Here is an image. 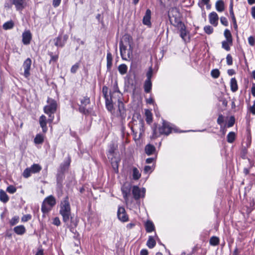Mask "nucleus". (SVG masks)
<instances>
[{
  "label": "nucleus",
  "mask_w": 255,
  "mask_h": 255,
  "mask_svg": "<svg viewBox=\"0 0 255 255\" xmlns=\"http://www.w3.org/2000/svg\"><path fill=\"white\" fill-rule=\"evenodd\" d=\"M59 207V214L62 217L63 222L71 232L75 233L76 232L75 228L78 225V221L71 216V207L68 196H66L61 201Z\"/></svg>",
  "instance_id": "obj_1"
},
{
  "label": "nucleus",
  "mask_w": 255,
  "mask_h": 255,
  "mask_svg": "<svg viewBox=\"0 0 255 255\" xmlns=\"http://www.w3.org/2000/svg\"><path fill=\"white\" fill-rule=\"evenodd\" d=\"M152 130L153 133L152 138H153L158 137L160 134H165L167 135L173 130L177 132L173 126L166 121L163 122L162 126L158 128V132L157 131L156 128H153Z\"/></svg>",
  "instance_id": "obj_2"
},
{
  "label": "nucleus",
  "mask_w": 255,
  "mask_h": 255,
  "mask_svg": "<svg viewBox=\"0 0 255 255\" xmlns=\"http://www.w3.org/2000/svg\"><path fill=\"white\" fill-rule=\"evenodd\" d=\"M168 16L171 23L175 27L183 23L181 21L180 13L177 8H172Z\"/></svg>",
  "instance_id": "obj_3"
},
{
  "label": "nucleus",
  "mask_w": 255,
  "mask_h": 255,
  "mask_svg": "<svg viewBox=\"0 0 255 255\" xmlns=\"http://www.w3.org/2000/svg\"><path fill=\"white\" fill-rule=\"evenodd\" d=\"M145 188H140L137 186H133L132 188V193L135 200H138L141 198H144L145 197Z\"/></svg>",
  "instance_id": "obj_4"
},
{
  "label": "nucleus",
  "mask_w": 255,
  "mask_h": 255,
  "mask_svg": "<svg viewBox=\"0 0 255 255\" xmlns=\"http://www.w3.org/2000/svg\"><path fill=\"white\" fill-rule=\"evenodd\" d=\"M47 105L44 107V112H55L56 111L57 104L53 99L48 98L47 99Z\"/></svg>",
  "instance_id": "obj_5"
},
{
  "label": "nucleus",
  "mask_w": 255,
  "mask_h": 255,
  "mask_svg": "<svg viewBox=\"0 0 255 255\" xmlns=\"http://www.w3.org/2000/svg\"><path fill=\"white\" fill-rule=\"evenodd\" d=\"M17 10H22L27 5L28 0H11Z\"/></svg>",
  "instance_id": "obj_6"
},
{
  "label": "nucleus",
  "mask_w": 255,
  "mask_h": 255,
  "mask_svg": "<svg viewBox=\"0 0 255 255\" xmlns=\"http://www.w3.org/2000/svg\"><path fill=\"white\" fill-rule=\"evenodd\" d=\"M117 216L118 219L122 222H126L128 221V216L126 212L125 209L123 207H119Z\"/></svg>",
  "instance_id": "obj_7"
},
{
  "label": "nucleus",
  "mask_w": 255,
  "mask_h": 255,
  "mask_svg": "<svg viewBox=\"0 0 255 255\" xmlns=\"http://www.w3.org/2000/svg\"><path fill=\"white\" fill-rule=\"evenodd\" d=\"M32 61L29 58H27L23 62V67L24 68V76L27 78L30 75V70L31 68Z\"/></svg>",
  "instance_id": "obj_8"
},
{
  "label": "nucleus",
  "mask_w": 255,
  "mask_h": 255,
  "mask_svg": "<svg viewBox=\"0 0 255 255\" xmlns=\"http://www.w3.org/2000/svg\"><path fill=\"white\" fill-rule=\"evenodd\" d=\"M117 148V144L112 142L109 144V149L107 153V155L109 159H112L115 157V151Z\"/></svg>",
  "instance_id": "obj_9"
},
{
  "label": "nucleus",
  "mask_w": 255,
  "mask_h": 255,
  "mask_svg": "<svg viewBox=\"0 0 255 255\" xmlns=\"http://www.w3.org/2000/svg\"><path fill=\"white\" fill-rule=\"evenodd\" d=\"M90 100L87 97H84L81 99V105H80V112H89L87 106L90 104Z\"/></svg>",
  "instance_id": "obj_10"
},
{
  "label": "nucleus",
  "mask_w": 255,
  "mask_h": 255,
  "mask_svg": "<svg viewBox=\"0 0 255 255\" xmlns=\"http://www.w3.org/2000/svg\"><path fill=\"white\" fill-rule=\"evenodd\" d=\"M151 10L149 9H146L145 15H144L142 19V23L144 25H147L148 26H151Z\"/></svg>",
  "instance_id": "obj_11"
},
{
  "label": "nucleus",
  "mask_w": 255,
  "mask_h": 255,
  "mask_svg": "<svg viewBox=\"0 0 255 255\" xmlns=\"http://www.w3.org/2000/svg\"><path fill=\"white\" fill-rule=\"evenodd\" d=\"M22 43L24 45H28L30 43L32 39V35L29 30L24 31L22 33Z\"/></svg>",
  "instance_id": "obj_12"
},
{
  "label": "nucleus",
  "mask_w": 255,
  "mask_h": 255,
  "mask_svg": "<svg viewBox=\"0 0 255 255\" xmlns=\"http://www.w3.org/2000/svg\"><path fill=\"white\" fill-rule=\"evenodd\" d=\"M209 19L210 23L216 26L218 23L219 17L216 12L213 11L210 13L209 15Z\"/></svg>",
  "instance_id": "obj_13"
},
{
  "label": "nucleus",
  "mask_w": 255,
  "mask_h": 255,
  "mask_svg": "<svg viewBox=\"0 0 255 255\" xmlns=\"http://www.w3.org/2000/svg\"><path fill=\"white\" fill-rule=\"evenodd\" d=\"M130 190L131 187L129 185H124L122 187V192L123 195V197L126 202H127L128 200V196L130 195Z\"/></svg>",
  "instance_id": "obj_14"
},
{
  "label": "nucleus",
  "mask_w": 255,
  "mask_h": 255,
  "mask_svg": "<svg viewBox=\"0 0 255 255\" xmlns=\"http://www.w3.org/2000/svg\"><path fill=\"white\" fill-rule=\"evenodd\" d=\"M180 30V36L184 41L186 40V37L187 36L188 31L186 30V26L184 23L180 24V25L177 26Z\"/></svg>",
  "instance_id": "obj_15"
},
{
  "label": "nucleus",
  "mask_w": 255,
  "mask_h": 255,
  "mask_svg": "<svg viewBox=\"0 0 255 255\" xmlns=\"http://www.w3.org/2000/svg\"><path fill=\"white\" fill-rule=\"evenodd\" d=\"M47 118L44 115H42L39 119V124L40 127L42 129V131L44 133H45L47 131Z\"/></svg>",
  "instance_id": "obj_16"
},
{
  "label": "nucleus",
  "mask_w": 255,
  "mask_h": 255,
  "mask_svg": "<svg viewBox=\"0 0 255 255\" xmlns=\"http://www.w3.org/2000/svg\"><path fill=\"white\" fill-rule=\"evenodd\" d=\"M71 159L68 157L67 159L65 160L62 163L60 164L59 170L62 172H65L67 170L70 164Z\"/></svg>",
  "instance_id": "obj_17"
},
{
  "label": "nucleus",
  "mask_w": 255,
  "mask_h": 255,
  "mask_svg": "<svg viewBox=\"0 0 255 255\" xmlns=\"http://www.w3.org/2000/svg\"><path fill=\"white\" fill-rule=\"evenodd\" d=\"M43 202L47 204L48 206H50L52 208L55 206L56 203L55 197L52 195H50L47 198H46Z\"/></svg>",
  "instance_id": "obj_18"
},
{
  "label": "nucleus",
  "mask_w": 255,
  "mask_h": 255,
  "mask_svg": "<svg viewBox=\"0 0 255 255\" xmlns=\"http://www.w3.org/2000/svg\"><path fill=\"white\" fill-rule=\"evenodd\" d=\"M156 149L154 145L148 144L145 147V152L148 155H150L154 154L155 152Z\"/></svg>",
  "instance_id": "obj_19"
},
{
  "label": "nucleus",
  "mask_w": 255,
  "mask_h": 255,
  "mask_svg": "<svg viewBox=\"0 0 255 255\" xmlns=\"http://www.w3.org/2000/svg\"><path fill=\"white\" fill-rule=\"evenodd\" d=\"M9 198L7 194L2 189H0V201L6 203L9 201Z\"/></svg>",
  "instance_id": "obj_20"
},
{
  "label": "nucleus",
  "mask_w": 255,
  "mask_h": 255,
  "mask_svg": "<svg viewBox=\"0 0 255 255\" xmlns=\"http://www.w3.org/2000/svg\"><path fill=\"white\" fill-rule=\"evenodd\" d=\"M13 231L16 234L22 235L25 233L26 230L24 226L19 225L14 227Z\"/></svg>",
  "instance_id": "obj_21"
},
{
  "label": "nucleus",
  "mask_w": 255,
  "mask_h": 255,
  "mask_svg": "<svg viewBox=\"0 0 255 255\" xmlns=\"http://www.w3.org/2000/svg\"><path fill=\"white\" fill-rule=\"evenodd\" d=\"M216 9L219 12H222L224 10V2L222 0H219L216 1L215 4Z\"/></svg>",
  "instance_id": "obj_22"
},
{
  "label": "nucleus",
  "mask_w": 255,
  "mask_h": 255,
  "mask_svg": "<svg viewBox=\"0 0 255 255\" xmlns=\"http://www.w3.org/2000/svg\"><path fill=\"white\" fill-rule=\"evenodd\" d=\"M231 90L233 92H236L238 89L237 81L235 78H232L230 81Z\"/></svg>",
  "instance_id": "obj_23"
},
{
  "label": "nucleus",
  "mask_w": 255,
  "mask_h": 255,
  "mask_svg": "<svg viewBox=\"0 0 255 255\" xmlns=\"http://www.w3.org/2000/svg\"><path fill=\"white\" fill-rule=\"evenodd\" d=\"M145 227L146 231L147 233H151L154 230V226L153 223L150 221H147L145 224Z\"/></svg>",
  "instance_id": "obj_24"
},
{
  "label": "nucleus",
  "mask_w": 255,
  "mask_h": 255,
  "mask_svg": "<svg viewBox=\"0 0 255 255\" xmlns=\"http://www.w3.org/2000/svg\"><path fill=\"white\" fill-rule=\"evenodd\" d=\"M224 35L226 39V40L228 41L230 44H233V38L230 31L228 29H225Z\"/></svg>",
  "instance_id": "obj_25"
},
{
  "label": "nucleus",
  "mask_w": 255,
  "mask_h": 255,
  "mask_svg": "<svg viewBox=\"0 0 255 255\" xmlns=\"http://www.w3.org/2000/svg\"><path fill=\"white\" fill-rule=\"evenodd\" d=\"M141 177V174L139 172V171L136 167H133L132 168V178L137 180L139 179Z\"/></svg>",
  "instance_id": "obj_26"
},
{
  "label": "nucleus",
  "mask_w": 255,
  "mask_h": 255,
  "mask_svg": "<svg viewBox=\"0 0 255 255\" xmlns=\"http://www.w3.org/2000/svg\"><path fill=\"white\" fill-rule=\"evenodd\" d=\"M111 160L112 166L116 172H118V164L120 161L119 160L115 159L114 157L112 159H109Z\"/></svg>",
  "instance_id": "obj_27"
},
{
  "label": "nucleus",
  "mask_w": 255,
  "mask_h": 255,
  "mask_svg": "<svg viewBox=\"0 0 255 255\" xmlns=\"http://www.w3.org/2000/svg\"><path fill=\"white\" fill-rule=\"evenodd\" d=\"M152 87L151 81L149 80H145L144 84V91L148 93L150 92Z\"/></svg>",
  "instance_id": "obj_28"
},
{
  "label": "nucleus",
  "mask_w": 255,
  "mask_h": 255,
  "mask_svg": "<svg viewBox=\"0 0 255 255\" xmlns=\"http://www.w3.org/2000/svg\"><path fill=\"white\" fill-rule=\"evenodd\" d=\"M55 45L57 47H63L65 45V41H63L61 36H58L54 39Z\"/></svg>",
  "instance_id": "obj_29"
},
{
  "label": "nucleus",
  "mask_w": 255,
  "mask_h": 255,
  "mask_svg": "<svg viewBox=\"0 0 255 255\" xmlns=\"http://www.w3.org/2000/svg\"><path fill=\"white\" fill-rule=\"evenodd\" d=\"M44 135L37 134L34 139V142L35 144H42L44 141Z\"/></svg>",
  "instance_id": "obj_30"
},
{
  "label": "nucleus",
  "mask_w": 255,
  "mask_h": 255,
  "mask_svg": "<svg viewBox=\"0 0 255 255\" xmlns=\"http://www.w3.org/2000/svg\"><path fill=\"white\" fill-rule=\"evenodd\" d=\"M155 245H156V242H155V240H154V239L153 238V237L152 236H149L148 238V240H147V243H146L147 246L149 248L152 249L153 247H154Z\"/></svg>",
  "instance_id": "obj_31"
},
{
  "label": "nucleus",
  "mask_w": 255,
  "mask_h": 255,
  "mask_svg": "<svg viewBox=\"0 0 255 255\" xmlns=\"http://www.w3.org/2000/svg\"><path fill=\"white\" fill-rule=\"evenodd\" d=\"M2 26L4 30L12 29L14 26V22L12 20L8 21L5 22Z\"/></svg>",
  "instance_id": "obj_32"
},
{
  "label": "nucleus",
  "mask_w": 255,
  "mask_h": 255,
  "mask_svg": "<svg viewBox=\"0 0 255 255\" xmlns=\"http://www.w3.org/2000/svg\"><path fill=\"white\" fill-rule=\"evenodd\" d=\"M118 70L121 74L124 75L127 72L128 67L126 64H122L119 66Z\"/></svg>",
  "instance_id": "obj_33"
},
{
  "label": "nucleus",
  "mask_w": 255,
  "mask_h": 255,
  "mask_svg": "<svg viewBox=\"0 0 255 255\" xmlns=\"http://www.w3.org/2000/svg\"><path fill=\"white\" fill-rule=\"evenodd\" d=\"M30 168L32 173H36L41 170V166L38 164H33Z\"/></svg>",
  "instance_id": "obj_34"
},
{
  "label": "nucleus",
  "mask_w": 255,
  "mask_h": 255,
  "mask_svg": "<svg viewBox=\"0 0 255 255\" xmlns=\"http://www.w3.org/2000/svg\"><path fill=\"white\" fill-rule=\"evenodd\" d=\"M227 141L229 143H233L236 138V134L233 131L230 132L227 136Z\"/></svg>",
  "instance_id": "obj_35"
},
{
  "label": "nucleus",
  "mask_w": 255,
  "mask_h": 255,
  "mask_svg": "<svg viewBox=\"0 0 255 255\" xmlns=\"http://www.w3.org/2000/svg\"><path fill=\"white\" fill-rule=\"evenodd\" d=\"M235 122V118L234 116H231L229 118L228 121L227 122L226 127L227 128L232 127Z\"/></svg>",
  "instance_id": "obj_36"
},
{
  "label": "nucleus",
  "mask_w": 255,
  "mask_h": 255,
  "mask_svg": "<svg viewBox=\"0 0 255 255\" xmlns=\"http://www.w3.org/2000/svg\"><path fill=\"white\" fill-rule=\"evenodd\" d=\"M209 243L212 246H217L219 244V239L215 236L212 237L210 239Z\"/></svg>",
  "instance_id": "obj_37"
},
{
  "label": "nucleus",
  "mask_w": 255,
  "mask_h": 255,
  "mask_svg": "<svg viewBox=\"0 0 255 255\" xmlns=\"http://www.w3.org/2000/svg\"><path fill=\"white\" fill-rule=\"evenodd\" d=\"M52 209V207L48 206L47 204L43 202L41 206V211L43 213H47L49 212Z\"/></svg>",
  "instance_id": "obj_38"
},
{
  "label": "nucleus",
  "mask_w": 255,
  "mask_h": 255,
  "mask_svg": "<svg viewBox=\"0 0 255 255\" xmlns=\"http://www.w3.org/2000/svg\"><path fill=\"white\" fill-rule=\"evenodd\" d=\"M232 44H230L228 41L224 40L222 42V47L228 51L230 50V46Z\"/></svg>",
  "instance_id": "obj_39"
},
{
  "label": "nucleus",
  "mask_w": 255,
  "mask_h": 255,
  "mask_svg": "<svg viewBox=\"0 0 255 255\" xmlns=\"http://www.w3.org/2000/svg\"><path fill=\"white\" fill-rule=\"evenodd\" d=\"M58 53L59 52H58L57 54L53 55L52 52H48V55L50 56L49 63H50L52 62H56L57 61L58 59Z\"/></svg>",
  "instance_id": "obj_40"
},
{
  "label": "nucleus",
  "mask_w": 255,
  "mask_h": 255,
  "mask_svg": "<svg viewBox=\"0 0 255 255\" xmlns=\"http://www.w3.org/2000/svg\"><path fill=\"white\" fill-rule=\"evenodd\" d=\"M31 174H32V172H31V170L30 168V167L26 168L23 172L22 173V176L23 177L25 178H27L29 177Z\"/></svg>",
  "instance_id": "obj_41"
},
{
  "label": "nucleus",
  "mask_w": 255,
  "mask_h": 255,
  "mask_svg": "<svg viewBox=\"0 0 255 255\" xmlns=\"http://www.w3.org/2000/svg\"><path fill=\"white\" fill-rule=\"evenodd\" d=\"M64 177V173L60 172L59 170H58L57 175V181L58 183H61L63 181Z\"/></svg>",
  "instance_id": "obj_42"
},
{
  "label": "nucleus",
  "mask_w": 255,
  "mask_h": 255,
  "mask_svg": "<svg viewBox=\"0 0 255 255\" xmlns=\"http://www.w3.org/2000/svg\"><path fill=\"white\" fill-rule=\"evenodd\" d=\"M145 121L148 124H150L152 122V113H145Z\"/></svg>",
  "instance_id": "obj_43"
},
{
  "label": "nucleus",
  "mask_w": 255,
  "mask_h": 255,
  "mask_svg": "<svg viewBox=\"0 0 255 255\" xmlns=\"http://www.w3.org/2000/svg\"><path fill=\"white\" fill-rule=\"evenodd\" d=\"M220 71L217 69L212 70L211 72V75L214 78H218L220 76Z\"/></svg>",
  "instance_id": "obj_44"
},
{
  "label": "nucleus",
  "mask_w": 255,
  "mask_h": 255,
  "mask_svg": "<svg viewBox=\"0 0 255 255\" xmlns=\"http://www.w3.org/2000/svg\"><path fill=\"white\" fill-rule=\"evenodd\" d=\"M230 14L231 15L232 19L233 21H234L235 20H236L235 16L234 13L233 11V1H232L230 4Z\"/></svg>",
  "instance_id": "obj_45"
},
{
  "label": "nucleus",
  "mask_w": 255,
  "mask_h": 255,
  "mask_svg": "<svg viewBox=\"0 0 255 255\" xmlns=\"http://www.w3.org/2000/svg\"><path fill=\"white\" fill-rule=\"evenodd\" d=\"M6 191L10 194H13L16 192V188L13 185H9L6 188Z\"/></svg>",
  "instance_id": "obj_46"
},
{
  "label": "nucleus",
  "mask_w": 255,
  "mask_h": 255,
  "mask_svg": "<svg viewBox=\"0 0 255 255\" xmlns=\"http://www.w3.org/2000/svg\"><path fill=\"white\" fill-rule=\"evenodd\" d=\"M19 222V217L18 216H14L11 218L9 221L10 226H14L17 224Z\"/></svg>",
  "instance_id": "obj_47"
},
{
  "label": "nucleus",
  "mask_w": 255,
  "mask_h": 255,
  "mask_svg": "<svg viewBox=\"0 0 255 255\" xmlns=\"http://www.w3.org/2000/svg\"><path fill=\"white\" fill-rule=\"evenodd\" d=\"M154 166L153 165H152V166H149V165H146V166H145L144 168V172L145 173H151L154 169Z\"/></svg>",
  "instance_id": "obj_48"
},
{
  "label": "nucleus",
  "mask_w": 255,
  "mask_h": 255,
  "mask_svg": "<svg viewBox=\"0 0 255 255\" xmlns=\"http://www.w3.org/2000/svg\"><path fill=\"white\" fill-rule=\"evenodd\" d=\"M204 29L205 32L208 34H210L213 32V27L210 25L205 26Z\"/></svg>",
  "instance_id": "obj_49"
},
{
  "label": "nucleus",
  "mask_w": 255,
  "mask_h": 255,
  "mask_svg": "<svg viewBox=\"0 0 255 255\" xmlns=\"http://www.w3.org/2000/svg\"><path fill=\"white\" fill-rule=\"evenodd\" d=\"M106 105L108 111H112L113 109V104L109 99L106 100Z\"/></svg>",
  "instance_id": "obj_50"
},
{
  "label": "nucleus",
  "mask_w": 255,
  "mask_h": 255,
  "mask_svg": "<svg viewBox=\"0 0 255 255\" xmlns=\"http://www.w3.org/2000/svg\"><path fill=\"white\" fill-rule=\"evenodd\" d=\"M102 92H103V94L104 95V97L105 100H106L107 99H109L108 95V88L107 87L104 86L103 87Z\"/></svg>",
  "instance_id": "obj_51"
},
{
  "label": "nucleus",
  "mask_w": 255,
  "mask_h": 255,
  "mask_svg": "<svg viewBox=\"0 0 255 255\" xmlns=\"http://www.w3.org/2000/svg\"><path fill=\"white\" fill-rule=\"evenodd\" d=\"M79 67V64L78 63H76L75 64L72 66L70 70L71 72L72 73H75L77 72V70L78 69Z\"/></svg>",
  "instance_id": "obj_52"
},
{
  "label": "nucleus",
  "mask_w": 255,
  "mask_h": 255,
  "mask_svg": "<svg viewBox=\"0 0 255 255\" xmlns=\"http://www.w3.org/2000/svg\"><path fill=\"white\" fill-rule=\"evenodd\" d=\"M227 64L228 65H231L233 64V58L231 54H228L226 57Z\"/></svg>",
  "instance_id": "obj_53"
},
{
  "label": "nucleus",
  "mask_w": 255,
  "mask_h": 255,
  "mask_svg": "<svg viewBox=\"0 0 255 255\" xmlns=\"http://www.w3.org/2000/svg\"><path fill=\"white\" fill-rule=\"evenodd\" d=\"M31 219V215L30 214H26L24 215L21 218V221L22 222H25L29 220H30Z\"/></svg>",
  "instance_id": "obj_54"
},
{
  "label": "nucleus",
  "mask_w": 255,
  "mask_h": 255,
  "mask_svg": "<svg viewBox=\"0 0 255 255\" xmlns=\"http://www.w3.org/2000/svg\"><path fill=\"white\" fill-rule=\"evenodd\" d=\"M119 112H123L125 110L124 104L120 101H118Z\"/></svg>",
  "instance_id": "obj_55"
},
{
  "label": "nucleus",
  "mask_w": 255,
  "mask_h": 255,
  "mask_svg": "<svg viewBox=\"0 0 255 255\" xmlns=\"http://www.w3.org/2000/svg\"><path fill=\"white\" fill-rule=\"evenodd\" d=\"M224 117L222 115H219L217 119V123L221 126L224 123Z\"/></svg>",
  "instance_id": "obj_56"
},
{
  "label": "nucleus",
  "mask_w": 255,
  "mask_h": 255,
  "mask_svg": "<svg viewBox=\"0 0 255 255\" xmlns=\"http://www.w3.org/2000/svg\"><path fill=\"white\" fill-rule=\"evenodd\" d=\"M220 21L223 25H224L226 26H228V21L227 19L225 17H224V16L221 17H220Z\"/></svg>",
  "instance_id": "obj_57"
},
{
  "label": "nucleus",
  "mask_w": 255,
  "mask_h": 255,
  "mask_svg": "<svg viewBox=\"0 0 255 255\" xmlns=\"http://www.w3.org/2000/svg\"><path fill=\"white\" fill-rule=\"evenodd\" d=\"M152 75V69L151 67H150L146 73L147 79L146 80L151 81V78Z\"/></svg>",
  "instance_id": "obj_58"
},
{
  "label": "nucleus",
  "mask_w": 255,
  "mask_h": 255,
  "mask_svg": "<svg viewBox=\"0 0 255 255\" xmlns=\"http://www.w3.org/2000/svg\"><path fill=\"white\" fill-rule=\"evenodd\" d=\"M248 42L250 45L254 46L255 43V39L254 37L251 36L248 38Z\"/></svg>",
  "instance_id": "obj_59"
},
{
  "label": "nucleus",
  "mask_w": 255,
  "mask_h": 255,
  "mask_svg": "<svg viewBox=\"0 0 255 255\" xmlns=\"http://www.w3.org/2000/svg\"><path fill=\"white\" fill-rule=\"evenodd\" d=\"M120 49L121 56L123 57V52L124 51L125 53H126V46H125L123 44L122 42L120 43Z\"/></svg>",
  "instance_id": "obj_60"
},
{
  "label": "nucleus",
  "mask_w": 255,
  "mask_h": 255,
  "mask_svg": "<svg viewBox=\"0 0 255 255\" xmlns=\"http://www.w3.org/2000/svg\"><path fill=\"white\" fill-rule=\"evenodd\" d=\"M53 224L57 226H59L61 224L59 218L58 217L54 218L53 220Z\"/></svg>",
  "instance_id": "obj_61"
},
{
  "label": "nucleus",
  "mask_w": 255,
  "mask_h": 255,
  "mask_svg": "<svg viewBox=\"0 0 255 255\" xmlns=\"http://www.w3.org/2000/svg\"><path fill=\"white\" fill-rule=\"evenodd\" d=\"M61 0H53V3L52 4L54 7H58L60 3H61Z\"/></svg>",
  "instance_id": "obj_62"
},
{
  "label": "nucleus",
  "mask_w": 255,
  "mask_h": 255,
  "mask_svg": "<svg viewBox=\"0 0 255 255\" xmlns=\"http://www.w3.org/2000/svg\"><path fill=\"white\" fill-rule=\"evenodd\" d=\"M155 159L156 158H153V157H150V158H148L146 159V163L147 164H150V163H151L152 162H153L155 160Z\"/></svg>",
  "instance_id": "obj_63"
},
{
  "label": "nucleus",
  "mask_w": 255,
  "mask_h": 255,
  "mask_svg": "<svg viewBox=\"0 0 255 255\" xmlns=\"http://www.w3.org/2000/svg\"><path fill=\"white\" fill-rule=\"evenodd\" d=\"M148 252L146 249H142L140 252V255H148Z\"/></svg>",
  "instance_id": "obj_64"
}]
</instances>
